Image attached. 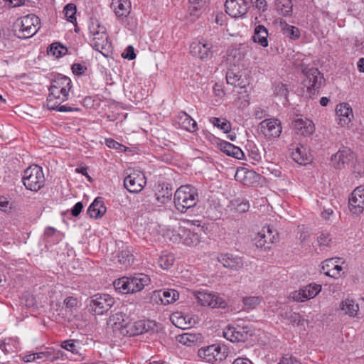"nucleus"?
<instances>
[{"label": "nucleus", "mask_w": 364, "mask_h": 364, "mask_svg": "<svg viewBox=\"0 0 364 364\" xmlns=\"http://www.w3.org/2000/svg\"><path fill=\"white\" fill-rule=\"evenodd\" d=\"M198 200L197 189L190 185L180 186L176 191L173 197L175 208L182 213L196 206Z\"/></svg>", "instance_id": "f257e3e1"}, {"label": "nucleus", "mask_w": 364, "mask_h": 364, "mask_svg": "<svg viewBox=\"0 0 364 364\" xmlns=\"http://www.w3.org/2000/svg\"><path fill=\"white\" fill-rule=\"evenodd\" d=\"M150 282V278L144 274H135L133 277H124L114 281V288L124 294L141 291Z\"/></svg>", "instance_id": "f03ea898"}, {"label": "nucleus", "mask_w": 364, "mask_h": 364, "mask_svg": "<svg viewBox=\"0 0 364 364\" xmlns=\"http://www.w3.org/2000/svg\"><path fill=\"white\" fill-rule=\"evenodd\" d=\"M71 80L67 76L62 75L56 76L51 81L46 105L53 107L55 104H53L52 101L56 99L67 100L71 88Z\"/></svg>", "instance_id": "7ed1b4c3"}, {"label": "nucleus", "mask_w": 364, "mask_h": 364, "mask_svg": "<svg viewBox=\"0 0 364 364\" xmlns=\"http://www.w3.org/2000/svg\"><path fill=\"white\" fill-rule=\"evenodd\" d=\"M22 182L27 190L38 192L46 183L43 168L35 164L30 166L23 171Z\"/></svg>", "instance_id": "20e7f679"}, {"label": "nucleus", "mask_w": 364, "mask_h": 364, "mask_svg": "<svg viewBox=\"0 0 364 364\" xmlns=\"http://www.w3.org/2000/svg\"><path fill=\"white\" fill-rule=\"evenodd\" d=\"M16 23V35L20 38H28L40 28V18L34 14H28L18 19Z\"/></svg>", "instance_id": "39448f33"}, {"label": "nucleus", "mask_w": 364, "mask_h": 364, "mask_svg": "<svg viewBox=\"0 0 364 364\" xmlns=\"http://www.w3.org/2000/svg\"><path fill=\"white\" fill-rule=\"evenodd\" d=\"M154 326V323L151 321H134V318L132 316L129 322L121 326L120 333L122 336H135L149 331Z\"/></svg>", "instance_id": "423d86ee"}, {"label": "nucleus", "mask_w": 364, "mask_h": 364, "mask_svg": "<svg viewBox=\"0 0 364 364\" xmlns=\"http://www.w3.org/2000/svg\"><path fill=\"white\" fill-rule=\"evenodd\" d=\"M198 355L205 362L213 364L222 361L227 357V350L225 346L213 344L201 348L198 351Z\"/></svg>", "instance_id": "0eeeda50"}, {"label": "nucleus", "mask_w": 364, "mask_h": 364, "mask_svg": "<svg viewBox=\"0 0 364 364\" xmlns=\"http://www.w3.org/2000/svg\"><path fill=\"white\" fill-rule=\"evenodd\" d=\"M306 78L304 80V85L310 95H315L324 82L323 74L315 68H305L303 69Z\"/></svg>", "instance_id": "6e6552de"}, {"label": "nucleus", "mask_w": 364, "mask_h": 364, "mask_svg": "<svg viewBox=\"0 0 364 364\" xmlns=\"http://www.w3.org/2000/svg\"><path fill=\"white\" fill-rule=\"evenodd\" d=\"M115 299L108 294H96L91 297V310L97 315L107 313L114 304Z\"/></svg>", "instance_id": "1a4fd4ad"}, {"label": "nucleus", "mask_w": 364, "mask_h": 364, "mask_svg": "<svg viewBox=\"0 0 364 364\" xmlns=\"http://www.w3.org/2000/svg\"><path fill=\"white\" fill-rule=\"evenodd\" d=\"M195 298L203 306H209L212 309H225L228 306L226 300L215 292L198 291L195 294Z\"/></svg>", "instance_id": "9d476101"}, {"label": "nucleus", "mask_w": 364, "mask_h": 364, "mask_svg": "<svg viewBox=\"0 0 364 364\" xmlns=\"http://www.w3.org/2000/svg\"><path fill=\"white\" fill-rule=\"evenodd\" d=\"M136 306L129 303L121 306L119 311L109 316V322L112 323L115 329L120 331L121 326H124L129 321V318L134 315Z\"/></svg>", "instance_id": "9b49d317"}, {"label": "nucleus", "mask_w": 364, "mask_h": 364, "mask_svg": "<svg viewBox=\"0 0 364 364\" xmlns=\"http://www.w3.org/2000/svg\"><path fill=\"white\" fill-rule=\"evenodd\" d=\"M254 331L249 326H237V327H228L224 331L223 335L225 338L231 342H245L252 337Z\"/></svg>", "instance_id": "f8f14e48"}, {"label": "nucleus", "mask_w": 364, "mask_h": 364, "mask_svg": "<svg viewBox=\"0 0 364 364\" xmlns=\"http://www.w3.org/2000/svg\"><path fill=\"white\" fill-rule=\"evenodd\" d=\"M145 184L144 175L138 171H133L124 180V186L130 193L140 192Z\"/></svg>", "instance_id": "ddd939ff"}, {"label": "nucleus", "mask_w": 364, "mask_h": 364, "mask_svg": "<svg viewBox=\"0 0 364 364\" xmlns=\"http://www.w3.org/2000/svg\"><path fill=\"white\" fill-rule=\"evenodd\" d=\"M261 132L268 139L277 138L282 130L281 122L277 119H267L259 123Z\"/></svg>", "instance_id": "4468645a"}, {"label": "nucleus", "mask_w": 364, "mask_h": 364, "mask_svg": "<svg viewBox=\"0 0 364 364\" xmlns=\"http://www.w3.org/2000/svg\"><path fill=\"white\" fill-rule=\"evenodd\" d=\"M274 233V230L269 226L263 228L260 232L255 237V244L257 248L264 250H269L271 245L277 239L278 233Z\"/></svg>", "instance_id": "2eb2a0df"}, {"label": "nucleus", "mask_w": 364, "mask_h": 364, "mask_svg": "<svg viewBox=\"0 0 364 364\" xmlns=\"http://www.w3.org/2000/svg\"><path fill=\"white\" fill-rule=\"evenodd\" d=\"M350 210L360 215L364 210V187L360 186L353 190L348 200Z\"/></svg>", "instance_id": "dca6fc26"}, {"label": "nucleus", "mask_w": 364, "mask_h": 364, "mask_svg": "<svg viewBox=\"0 0 364 364\" xmlns=\"http://www.w3.org/2000/svg\"><path fill=\"white\" fill-rule=\"evenodd\" d=\"M178 297L179 294L176 290L167 289L154 291L151 299L157 304L167 305L176 301Z\"/></svg>", "instance_id": "f3484780"}, {"label": "nucleus", "mask_w": 364, "mask_h": 364, "mask_svg": "<svg viewBox=\"0 0 364 364\" xmlns=\"http://www.w3.org/2000/svg\"><path fill=\"white\" fill-rule=\"evenodd\" d=\"M226 13L233 18L245 16L248 11V4L246 0H226Z\"/></svg>", "instance_id": "a211bd4d"}, {"label": "nucleus", "mask_w": 364, "mask_h": 364, "mask_svg": "<svg viewBox=\"0 0 364 364\" xmlns=\"http://www.w3.org/2000/svg\"><path fill=\"white\" fill-rule=\"evenodd\" d=\"M190 53L200 59L211 58L213 53V45L210 42H193L190 46Z\"/></svg>", "instance_id": "6ab92c4d"}, {"label": "nucleus", "mask_w": 364, "mask_h": 364, "mask_svg": "<svg viewBox=\"0 0 364 364\" xmlns=\"http://www.w3.org/2000/svg\"><path fill=\"white\" fill-rule=\"evenodd\" d=\"M112 261L119 268H127L134 262V256L132 253V247H122L117 252L112 255Z\"/></svg>", "instance_id": "aec40b11"}, {"label": "nucleus", "mask_w": 364, "mask_h": 364, "mask_svg": "<svg viewBox=\"0 0 364 364\" xmlns=\"http://www.w3.org/2000/svg\"><path fill=\"white\" fill-rule=\"evenodd\" d=\"M218 262L225 268H229L234 271H238L243 267L244 261L242 257L234 255L230 253L220 254L218 257Z\"/></svg>", "instance_id": "412c9836"}, {"label": "nucleus", "mask_w": 364, "mask_h": 364, "mask_svg": "<svg viewBox=\"0 0 364 364\" xmlns=\"http://www.w3.org/2000/svg\"><path fill=\"white\" fill-rule=\"evenodd\" d=\"M321 291V286L317 284H310L294 292L293 298L297 301H304L314 298Z\"/></svg>", "instance_id": "4be33fe9"}, {"label": "nucleus", "mask_w": 364, "mask_h": 364, "mask_svg": "<svg viewBox=\"0 0 364 364\" xmlns=\"http://www.w3.org/2000/svg\"><path fill=\"white\" fill-rule=\"evenodd\" d=\"M338 124L342 127L348 126L353 117L351 107L347 103H341L337 105L336 109Z\"/></svg>", "instance_id": "5701e85b"}, {"label": "nucleus", "mask_w": 364, "mask_h": 364, "mask_svg": "<svg viewBox=\"0 0 364 364\" xmlns=\"http://www.w3.org/2000/svg\"><path fill=\"white\" fill-rule=\"evenodd\" d=\"M100 36H94L92 41V47L97 51L101 53L103 55L107 56V54L104 53V50H107L109 48L108 43V36L106 32L105 28H100Z\"/></svg>", "instance_id": "b1692460"}, {"label": "nucleus", "mask_w": 364, "mask_h": 364, "mask_svg": "<svg viewBox=\"0 0 364 364\" xmlns=\"http://www.w3.org/2000/svg\"><path fill=\"white\" fill-rule=\"evenodd\" d=\"M106 210L107 208L104 205L103 198L97 197L90 204L87 212L90 218L98 219L105 215Z\"/></svg>", "instance_id": "393cba45"}, {"label": "nucleus", "mask_w": 364, "mask_h": 364, "mask_svg": "<svg viewBox=\"0 0 364 364\" xmlns=\"http://www.w3.org/2000/svg\"><path fill=\"white\" fill-rule=\"evenodd\" d=\"M172 197V188L168 183L160 184L157 186L155 198L159 205L168 203Z\"/></svg>", "instance_id": "a878e982"}, {"label": "nucleus", "mask_w": 364, "mask_h": 364, "mask_svg": "<svg viewBox=\"0 0 364 364\" xmlns=\"http://www.w3.org/2000/svg\"><path fill=\"white\" fill-rule=\"evenodd\" d=\"M111 7L118 17H127L131 11L129 0H112Z\"/></svg>", "instance_id": "bb28decb"}, {"label": "nucleus", "mask_w": 364, "mask_h": 364, "mask_svg": "<svg viewBox=\"0 0 364 364\" xmlns=\"http://www.w3.org/2000/svg\"><path fill=\"white\" fill-rule=\"evenodd\" d=\"M294 127L301 135H310L314 132V124L308 119H296L294 122Z\"/></svg>", "instance_id": "cd10ccee"}, {"label": "nucleus", "mask_w": 364, "mask_h": 364, "mask_svg": "<svg viewBox=\"0 0 364 364\" xmlns=\"http://www.w3.org/2000/svg\"><path fill=\"white\" fill-rule=\"evenodd\" d=\"M351 159L352 155L349 150L343 149L339 150L337 153L333 155L331 157V161L336 168L341 169L344 167L345 164L348 163Z\"/></svg>", "instance_id": "c85d7f7f"}, {"label": "nucleus", "mask_w": 364, "mask_h": 364, "mask_svg": "<svg viewBox=\"0 0 364 364\" xmlns=\"http://www.w3.org/2000/svg\"><path fill=\"white\" fill-rule=\"evenodd\" d=\"M268 36L269 33L267 28L263 25H258L255 28L252 38L255 43H259L261 46L266 48L268 46Z\"/></svg>", "instance_id": "c756f323"}, {"label": "nucleus", "mask_w": 364, "mask_h": 364, "mask_svg": "<svg viewBox=\"0 0 364 364\" xmlns=\"http://www.w3.org/2000/svg\"><path fill=\"white\" fill-rule=\"evenodd\" d=\"M219 146L220 150L225 154L237 159H241L244 156V153L240 147L226 141L220 142Z\"/></svg>", "instance_id": "7c9ffc66"}, {"label": "nucleus", "mask_w": 364, "mask_h": 364, "mask_svg": "<svg viewBox=\"0 0 364 364\" xmlns=\"http://www.w3.org/2000/svg\"><path fill=\"white\" fill-rule=\"evenodd\" d=\"M341 259L339 257L330 258L324 260L321 265V272L325 275L338 279V272L334 271L335 263H339Z\"/></svg>", "instance_id": "2f4dec72"}, {"label": "nucleus", "mask_w": 364, "mask_h": 364, "mask_svg": "<svg viewBox=\"0 0 364 364\" xmlns=\"http://www.w3.org/2000/svg\"><path fill=\"white\" fill-rule=\"evenodd\" d=\"M344 314L350 317H355L359 311V305L353 299H346L341 301L339 306Z\"/></svg>", "instance_id": "473e14b6"}, {"label": "nucleus", "mask_w": 364, "mask_h": 364, "mask_svg": "<svg viewBox=\"0 0 364 364\" xmlns=\"http://www.w3.org/2000/svg\"><path fill=\"white\" fill-rule=\"evenodd\" d=\"M274 5L279 14L284 17L291 16L293 11L291 0H274Z\"/></svg>", "instance_id": "72a5a7b5"}, {"label": "nucleus", "mask_w": 364, "mask_h": 364, "mask_svg": "<svg viewBox=\"0 0 364 364\" xmlns=\"http://www.w3.org/2000/svg\"><path fill=\"white\" fill-rule=\"evenodd\" d=\"M226 80L228 84L234 87H239L243 88L246 86L247 82L242 78L240 73H236L233 70H229L226 75Z\"/></svg>", "instance_id": "f704fd0d"}, {"label": "nucleus", "mask_w": 364, "mask_h": 364, "mask_svg": "<svg viewBox=\"0 0 364 364\" xmlns=\"http://www.w3.org/2000/svg\"><path fill=\"white\" fill-rule=\"evenodd\" d=\"M186 317L181 313L176 312L171 316V321L176 327L185 329L191 326V321L188 318V321H187Z\"/></svg>", "instance_id": "c9c22d12"}, {"label": "nucleus", "mask_w": 364, "mask_h": 364, "mask_svg": "<svg viewBox=\"0 0 364 364\" xmlns=\"http://www.w3.org/2000/svg\"><path fill=\"white\" fill-rule=\"evenodd\" d=\"M280 315L288 323H295L297 326L304 325V320L301 318L299 313L289 311L281 313Z\"/></svg>", "instance_id": "e433bc0d"}, {"label": "nucleus", "mask_w": 364, "mask_h": 364, "mask_svg": "<svg viewBox=\"0 0 364 364\" xmlns=\"http://www.w3.org/2000/svg\"><path fill=\"white\" fill-rule=\"evenodd\" d=\"M210 122L213 124L214 127H216L223 130L224 133H228L231 130V124L226 119L212 117L210 119Z\"/></svg>", "instance_id": "4c0bfd02"}, {"label": "nucleus", "mask_w": 364, "mask_h": 364, "mask_svg": "<svg viewBox=\"0 0 364 364\" xmlns=\"http://www.w3.org/2000/svg\"><path fill=\"white\" fill-rule=\"evenodd\" d=\"M291 157L294 161L299 164H306L308 161L307 154L305 153V149L303 146L296 147L291 153Z\"/></svg>", "instance_id": "58836bf2"}, {"label": "nucleus", "mask_w": 364, "mask_h": 364, "mask_svg": "<svg viewBox=\"0 0 364 364\" xmlns=\"http://www.w3.org/2000/svg\"><path fill=\"white\" fill-rule=\"evenodd\" d=\"M61 347L73 354H80V342L78 341L70 339L61 343Z\"/></svg>", "instance_id": "ea45409f"}, {"label": "nucleus", "mask_w": 364, "mask_h": 364, "mask_svg": "<svg viewBox=\"0 0 364 364\" xmlns=\"http://www.w3.org/2000/svg\"><path fill=\"white\" fill-rule=\"evenodd\" d=\"M258 175L256 174L255 171H246L245 168H242L241 169H237L235 173V178L237 181H241L244 184H247V179L250 178L252 177H257Z\"/></svg>", "instance_id": "a19ab883"}, {"label": "nucleus", "mask_w": 364, "mask_h": 364, "mask_svg": "<svg viewBox=\"0 0 364 364\" xmlns=\"http://www.w3.org/2000/svg\"><path fill=\"white\" fill-rule=\"evenodd\" d=\"M65 100H60V99L53 100L52 102L53 104H55V105L51 106H47V107L49 109L52 110H57L60 112H72V111H78L80 110L78 108H73L70 106L67 105H61V103L65 102Z\"/></svg>", "instance_id": "79ce46f5"}, {"label": "nucleus", "mask_w": 364, "mask_h": 364, "mask_svg": "<svg viewBox=\"0 0 364 364\" xmlns=\"http://www.w3.org/2000/svg\"><path fill=\"white\" fill-rule=\"evenodd\" d=\"M182 116L181 119L184 117V120L183 122V127L189 132H194L197 129V123L195 120H193L186 112H181Z\"/></svg>", "instance_id": "37998d69"}, {"label": "nucleus", "mask_w": 364, "mask_h": 364, "mask_svg": "<svg viewBox=\"0 0 364 364\" xmlns=\"http://www.w3.org/2000/svg\"><path fill=\"white\" fill-rule=\"evenodd\" d=\"M200 238L199 235L193 232L188 231L186 232V237L183 240V243L189 247H194L199 244Z\"/></svg>", "instance_id": "c03bdc74"}, {"label": "nucleus", "mask_w": 364, "mask_h": 364, "mask_svg": "<svg viewBox=\"0 0 364 364\" xmlns=\"http://www.w3.org/2000/svg\"><path fill=\"white\" fill-rule=\"evenodd\" d=\"M261 300L259 296H247L242 299V302L247 310H252L260 304Z\"/></svg>", "instance_id": "a18cd8bd"}, {"label": "nucleus", "mask_w": 364, "mask_h": 364, "mask_svg": "<svg viewBox=\"0 0 364 364\" xmlns=\"http://www.w3.org/2000/svg\"><path fill=\"white\" fill-rule=\"evenodd\" d=\"M284 34L291 39H297L300 36L299 29L294 26L286 24L283 28Z\"/></svg>", "instance_id": "49530a36"}, {"label": "nucleus", "mask_w": 364, "mask_h": 364, "mask_svg": "<svg viewBox=\"0 0 364 364\" xmlns=\"http://www.w3.org/2000/svg\"><path fill=\"white\" fill-rule=\"evenodd\" d=\"M63 12L65 14V16L67 20L71 23H73L76 21L75 14H76V6L73 4H67L63 9Z\"/></svg>", "instance_id": "de8ad7c7"}, {"label": "nucleus", "mask_w": 364, "mask_h": 364, "mask_svg": "<svg viewBox=\"0 0 364 364\" xmlns=\"http://www.w3.org/2000/svg\"><path fill=\"white\" fill-rule=\"evenodd\" d=\"M174 262L173 256L163 255L159 257L158 263L159 266L164 269H168L170 268Z\"/></svg>", "instance_id": "09e8293b"}, {"label": "nucleus", "mask_w": 364, "mask_h": 364, "mask_svg": "<svg viewBox=\"0 0 364 364\" xmlns=\"http://www.w3.org/2000/svg\"><path fill=\"white\" fill-rule=\"evenodd\" d=\"M67 52V48L61 46L58 43H55L50 45L48 53L52 54L56 58H59L63 55H65Z\"/></svg>", "instance_id": "8fccbe9b"}, {"label": "nucleus", "mask_w": 364, "mask_h": 364, "mask_svg": "<svg viewBox=\"0 0 364 364\" xmlns=\"http://www.w3.org/2000/svg\"><path fill=\"white\" fill-rule=\"evenodd\" d=\"M274 93L277 96L284 97L285 99H287L289 90L286 85L278 82L274 85Z\"/></svg>", "instance_id": "3c124183"}, {"label": "nucleus", "mask_w": 364, "mask_h": 364, "mask_svg": "<svg viewBox=\"0 0 364 364\" xmlns=\"http://www.w3.org/2000/svg\"><path fill=\"white\" fill-rule=\"evenodd\" d=\"M235 209L239 213H245L248 211L250 205L246 199H236L235 201Z\"/></svg>", "instance_id": "603ef678"}, {"label": "nucleus", "mask_w": 364, "mask_h": 364, "mask_svg": "<svg viewBox=\"0 0 364 364\" xmlns=\"http://www.w3.org/2000/svg\"><path fill=\"white\" fill-rule=\"evenodd\" d=\"M332 241L331 235L327 232H322L317 237V242L320 246L328 247Z\"/></svg>", "instance_id": "864d4df0"}, {"label": "nucleus", "mask_w": 364, "mask_h": 364, "mask_svg": "<svg viewBox=\"0 0 364 364\" xmlns=\"http://www.w3.org/2000/svg\"><path fill=\"white\" fill-rule=\"evenodd\" d=\"M253 6H255L258 10L264 12L267 9V2L266 0H250Z\"/></svg>", "instance_id": "5fc2aeb1"}, {"label": "nucleus", "mask_w": 364, "mask_h": 364, "mask_svg": "<svg viewBox=\"0 0 364 364\" xmlns=\"http://www.w3.org/2000/svg\"><path fill=\"white\" fill-rule=\"evenodd\" d=\"M124 58L128 60H133L136 58V54L134 53V49L132 46H129L125 49L124 52L122 54Z\"/></svg>", "instance_id": "6e6d98bb"}, {"label": "nucleus", "mask_w": 364, "mask_h": 364, "mask_svg": "<svg viewBox=\"0 0 364 364\" xmlns=\"http://www.w3.org/2000/svg\"><path fill=\"white\" fill-rule=\"evenodd\" d=\"M353 173L355 177L362 176L364 174V164L361 162H357L355 164Z\"/></svg>", "instance_id": "4d7b16f0"}, {"label": "nucleus", "mask_w": 364, "mask_h": 364, "mask_svg": "<svg viewBox=\"0 0 364 364\" xmlns=\"http://www.w3.org/2000/svg\"><path fill=\"white\" fill-rule=\"evenodd\" d=\"M100 28H105V26L100 25L97 21L92 22V24L89 27L90 33L92 34L93 36H100L98 33H100Z\"/></svg>", "instance_id": "13d9d810"}, {"label": "nucleus", "mask_w": 364, "mask_h": 364, "mask_svg": "<svg viewBox=\"0 0 364 364\" xmlns=\"http://www.w3.org/2000/svg\"><path fill=\"white\" fill-rule=\"evenodd\" d=\"M278 364H301L299 360L291 355H286L284 356Z\"/></svg>", "instance_id": "bf43d9fd"}, {"label": "nucleus", "mask_w": 364, "mask_h": 364, "mask_svg": "<svg viewBox=\"0 0 364 364\" xmlns=\"http://www.w3.org/2000/svg\"><path fill=\"white\" fill-rule=\"evenodd\" d=\"M35 355V360L41 359L43 360H50L52 361L53 359L50 357L51 354L50 352H39L33 353Z\"/></svg>", "instance_id": "052dcab7"}, {"label": "nucleus", "mask_w": 364, "mask_h": 364, "mask_svg": "<svg viewBox=\"0 0 364 364\" xmlns=\"http://www.w3.org/2000/svg\"><path fill=\"white\" fill-rule=\"evenodd\" d=\"M194 336L192 334L183 333L179 337V342L184 344L188 345V343L193 342Z\"/></svg>", "instance_id": "680f3d73"}, {"label": "nucleus", "mask_w": 364, "mask_h": 364, "mask_svg": "<svg viewBox=\"0 0 364 364\" xmlns=\"http://www.w3.org/2000/svg\"><path fill=\"white\" fill-rule=\"evenodd\" d=\"M77 299L73 297V296H68L64 300V304L66 308L68 309H73L75 306H77Z\"/></svg>", "instance_id": "e2e57ef3"}, {"label": "nucleus", "mask_w": 364, "mask_h": 364, "mask_svg": "<svg viewBox=\"0 0 364 364\" xmlns=\"http://www.w3.org/2000/svg\"><path fill=\"white\" fill-rule=\"evenodd\" d=\"M85 70L86 68L80 63H74L72 65L73 73L77 75H82Z\"/></svg>", "instance_id": "0e129e2a"}, {"label": "nucleus", "mask_w": 364, "mask_h": 364, "mask_svg": "<svg viewBox=\"0 0 364 364\" xmlns=\"http://www.w3.org/2000/svg\"><path fill=\"white\" fill-rule=\"evenodd\" d=\"M83 208V205L81 202H77L71 209V214L74 217L78 216Z\"/></svg>", "instance_id": "69168bd1"}, {"label": "nucleus", "mask_w": 364, "mask_h": 364, "mask_svg": "<svg viewBox=\"0 0 364 364\" xmlns=\"http://www.w3.org/2000/svg\"><path fill=\"white\" fill-rule=\"evenodd\" d=\"M0 209L4 212H7L9 209H11L9 201L4 197L0 198Z\"/></svg>", "instance_id": "338daca9"}, {"label": "nucleus", "mask_w": 364, "mask_h": 364, "mask_svg": "<svg viewBox=\"0 0 364 364\" xmlns=\"http://www.w3.org/2000/svg\"><path fill=\"white\" fill-rule=\"evenodd\" d=\"M232 364H253L252 362L248 358H237L234 360Z\"/></svg>", "instance_id": "774afa93"}]
</instances>
